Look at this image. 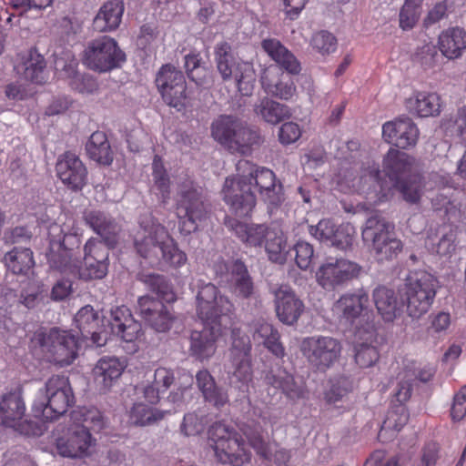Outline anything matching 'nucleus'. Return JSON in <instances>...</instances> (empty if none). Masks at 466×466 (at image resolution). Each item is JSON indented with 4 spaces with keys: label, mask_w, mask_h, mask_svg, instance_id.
<instances>
[{
    "label": "nucleus",
    "mask_w": 466,
    "mask_h": 466,
    "mask_svg": "<svg viewBox=\"0 0 466 466\" xmlns=\"http://www.w3.org/2000/svg\"><path fill=\"white\" fill-rule=\"evenodd\" d=\"M415 160L408 154L391 148L383 159V170L389 177H382L379 169L369 174L373 183V189L367 193L370 204L386 200L392 188H395L406 202L418 205L426 191L434 190L438 186L450 184V176L431 173L427 177L415 170ZM445 189V187H443Z\"/></svg>",
    "instance_id": "f257e3e1"
},
{
    "label": "nucleus",
    "mask_w": 466,
    "mask_h": 466,
    "mask_svg": "<svg viewBox=\"0 0 466 466\" xmlns=\"http://www.w3.org/2000/svg\"><path fill=\"white\" fill-rule=\"evenodd\" d=\"M137 253L151 266L161 263L180 267L187 262V255L179 250L167 230L150 214L140 217L139 228L134 236Z\"/></svg>",
    "instance_id": "f03ea898"
},
{
    "label": "nucleus",
    "mask_w": 466,
    "mask_h": 466,
    "mask_svg": "<svg viewBox=\"0 0 466 466\" xmlns=\"http://www.w3.org/2000/svg\"><path fill=\"white\" fill-rule=\"evenodd\" d=\"M211 137L231 154L249 156L264 143L260 130L235 115H220L210 127Z\"/></svg>",
    "instance_id": "7ed1b4c3"
},
{
    "label": "nucleus",
    "mask_w": 466,
    "mask_h": 466,
    "mask_svg": "<svg viewBox=\"0 0 466 466\" xmlns=\"http://www.w3.org/2000/svg\"><path fill=\"white\" fill-rule=\"evenodd\" d=\"M394 226L380 214L370 216L362 228V240L378 262L390 261L402 250Z\"/></svg>",
    "instance_id": "20e7f679"
},
{
    "label": "nucleus",
    "mask_w": 466,
    "mask_h": 466,
    "mask_svg": "<svg viewBox=\"0 0 466 466\" xmlns=\"http://www.w3.org/2000/svg\"><path fill=\"white\" fill-rule=\"evenodd\" d=\"M234 309V304L229 298L222 294L214 284L203 281L198 284L196 311L204 326L222 330L227 328V319Z\"/></svg>",
    "instance_id": "39448f33"
},
{
    "label": "nucleus",
    "mask_w": 466,
    "mask_h": 466,
    "mask_svg": "<svg viewBox=\"0 0 466 466\" xmlns=\"http://www.w3.org/2000/svg\"><path fill=\"white\" fill-rule=\"evenodd\" d=\"M176 210L179 218V231L184 235L197 231L209 212L201 188L192 181H185L178 186Z\"/></svg>",
    "instance_id": "423d86ee"
},
{
    "label": "nucleus",
    "mask_w": 466,
    "mask_h": 466,
    "mask_svg": "<svg viewBox=\"0 0 466 466\" xmlns=\"http://www.w3.org/2000/svg\"><path fill=\"white\" fill-rule=\"evenodd\" d=\"M237 177L227 178L223 187V198L238 217L248 216L256 205L253 183L248 180L253 163L241 159L236 165Z\"/></svg>",
    "instance_id": "0eeeda50"
},
{
    "label": "nucleus",
    "mask_w": 466,
    "mask_h": 466,
    "mask_svg": "<svg viewBox=\"0 0 466 466\" xmlns=\"http://www.w3.org/2000/svg\"><path fill=\"white\" fill-rule=\"evenodd\" d=\"M208 444L213 448L217 459L221 463L242 466L250 460V453L238 432L223 422H215L208 431Z\"/></svg>",
    "instance_id": "6e6552de"
},
{
    "label": "nucleus",
    "mask_w": 466,
    "mask_h": 466,
    "mask_svg": "<svg viewBox=\"0 0 466 466\" xmlns=\"http://www.w3.org/2000/svg\"><path fill=\"white\" fill-rule=\"evenodd\" d=\"M438 287L437 279L428 272L417 271L410 274L402 294L408 315L420 319L426 314L433 303Z\"/></svg>",
    "instance_id": "1a4fd4ad"
},
{
    "label": "nucleus",
    "mask_w": 466,
    "mask_h": 466,
    "mask_svg": "<svg viewBox=\"0 0 466 466\" xmlns=\"http://www.w3.org/2000/svg\"><path fill=\"white\" fill-rule=\"evenodd\" d=\"M46 360L60 367L68 366L77 357V340L69 331L51 328L35 334Z\"/></svg>",
    "instance_id": "9d476101"
},
{
    "label": "nucleus",
    "mask_w": 466,
    "mask_h": 466,
    "mask_svg": "<svg viewBox=\"0 0 466 466\" xmlns=\"http://www.w3.org/2000/svg\"><path fill=\"white\" fill-rule=\"evenodd\" d=\"M46 403L42 402L33 408L35 417L52 420L65 414L73 405L75 397L67 377L55 375L46 382Z\"/></svg>",
    "instance_id": "9b49d317"
},
{
    "label": "nucleus",
    "mask_w": 466,
    "mask_h": 466,
    "mask_svg": "<svg viewBox=\"0 0 466 466\" xmlns=\"http://www.w3.org/2000/svg\"><path fill=\"white\" fill-rule=\"evenodd\" d=\"M126 61V54L117 42L103 35L87 43L84 50L83 63L91 70L99 73L119 67Z\"/></svg>",
    "instance_id": "f8f14e48"
},
{
    "label": "nucleus",
    "mask_w": 466,
    "mask_h": 466,
    "mask_svg": "<svg viewBox=\"0 0 466 466\" xmlns=\"http://www.w3.org/2000/svg\"><path fill=\"white\" fill-rule=\"evenodd\" d=\"M80 244L76 234H65L59 240L51 239L47 254L49 267L63 275L78 279Z\"/></svg>",
    "instance_id": "ddd939ff"
},
{
    "label": "nucleus",
    "mask_w": 466,
    "mask_h": 466,
    "mask_svg": "<svg viewBox=\"0 0 466 466\" xmlns=\"http://www.w3.org/2000/svg\"><path fill=\"white\" fill-rule=\"evenodd\" d=\"M299 349L311 366L319 370H326L339 360L342 346L335 338L312 336L305 338Z\"/></svg>",
    "instance_id": "4468645a"
},
{
    "label": "nucleus",
    "mask_w": 466,
    "mask_h": 466,
    "mask_svg": "<svg viewBox=\"0 0 466 466\" xmlns=\"http://www.w3.org/2000/svg\"><path fill=\"white\" fill-rule=\"evenodd\" d=\"M157 86L167 105L177 112L187 107V82L184 74L176 66L167 64L161 66L156 77Z\"/></svg>",
    "instance_id": "2eb2a0df"
},
{
    "label": "nucleus",
    "mask_w": 466,
    "mask_h": 466,
    "mask_svg": "<svg viewBox=\"0 0 466 466\" xmlns=\"http://www.w3.org/2000/svg\"><path fill=\"white\" fill-rule=\"evenodd\" d=\"M360 271L361 267L359 264L340 258L328 261L320 266L317 272V279L324 289H329L358 278Z\"/></svg>",
    "instance_id": "dca6fc26"
},
{
    "label": "nucleus",
    "mask_w": 466,
    "mask_h": 466,
    "mask_svg": "<svg viewBox=\"0 0 466 466\" xmlns=\"http://www.w3.org/2000/svg\"><path fill=\"white\" fill-rule=\"evenodd\" d=\"M248 180L253 183L254 190H258L268 208L272 211L284 201L282 185L276 184V177L268 168H258L253 164V171L248 175Z\"/></svg>",
    "instance_id": "f3484780"
},
{
    "label": "nucleus",
    "mask_w": 466,
    "mask_h": 466,
    "mask_svg": "<svg viewBox=\"0 0 466 466\" xmlns=\"http://www.w3.org/2000/svg\"><path fill=\"white\" fill-rule=\"evenodd\" d=\"M137 311L157 332H166L172 326L174 318L168 308L159 299L147 295L140 297Z\"/></svg>",
    "instance_id": "a211bd4d"
},
{
    "label": "nucleus",
    "mask_w": 466,
    "mask_h": 466,
    "mask_svg": "<svg viewBox=\"0 0 466 466\" xmlns=\"http://www.w3.org/2000/svg\"><path fill=\"white\" fill-rule=\"evenodd\" d=\"M277 318L288 326L295 325L305 309L303 301L289 286H279L273 291Z\"/></svg>",
    "instance_id": "6ab92c4d"
},
{
    "label": "nucleus",
    "mask_w": 466,
    "mask_h": 466,
    "mask_svg": "<svg viewBox=\"0 0 466 466\" xmlns=\"http://www.w3.org/2000/svg\"><path fill=\"white\" fill-rule=\"evenodd\" d=\"M290 75L278 66H268L263 70L260 77L264 91L273 97L289 100L297 90Z\"/></svg>",
    "instance_id": "aec40b11"
},
{
    "label": "nucleus",
    "mask_w": 466,
    "mask_h": 466,
    "mask_svg": "<svg viewBox=\"0 0 466 466\" xmlns=\"http://www.w3.org/2000/svg\"><path fill=\"white\" fill-rule=\"evenodd\" d=\"M384 140L399 148L414 147L419 138V129L410 117H400L382 127Z\"/></svg>",
    "instance_id": "412c9836"
},
{
    "label": "nucleus",
    "mask_w": 466,
    "mask_h": 466,
    "mask_svg": "<svg viewBox=\"0 0 466 466\" xmlns=\"http://www.w3.org/2000/svg\"><path fill=\"white\" fill-rule=\"evenodd\" d=\"M56 169L61 181L74 191L81 190L86 183V167L72 152H66L59 157Z\"/></svg>",
    "instance_id": "4be33fe9"
},
{
    "label": "nucleus",
    "mask_w": 466,
    "mask_h": 466,
    "mask_svg": "<svg viewBox=\"0 0 466 466\" xmlns=\"http://www.w3.org/2000/svg\"><path fill=\"white\" fill-rule=\"evenodd\" d=\"M369 295L364 289L341 296L333 306V312L341 323L351 324L369 307Z\"/></svg>",
    "instance_id": "5701e85b"
},
{
    "label": "nucleus",
    "mask_w": 466,
    "mask_h": 466,
    "mask_svg": "<svg viewBox=\"0 0 466 466\" xmlns=\"http://www.w3.org/2000/svg\"><path fill=\"white\" fill-rule=\"evenodd\" d=\"M376 336L373 325H368L366 328L359 327L355 331L353 340L355 361L360 368H369L379 359V353L373 346Z\"/></svg>",
    "instance_id": "b1692460"
},
{
    "label": "nucleus",
    "mask_w": 466,
    "mask_h": 466,
    "mask_svg": "<svg viewBox=\"0 0 466 466\" xmlns=\"http://www.w3.org/2000/svg\"><path fill=\"white\" fill-rule=\"evenodd\" d=\"M108 322L112 333L126 342H133L142 335L141 324L133 318L130 309L125 306L112 309Z\"/></svg>",
    "instance_id": "393cba45"
},
{
    "label": "nucleus",
    "mask_w": 466,
    "mask_h": 466,
    "mask_svg": "<svg viewBox=\"0 0 466 466\" xmlns=\"http://www.w3.org/2000/svg\"><path fill=\"white\" fill-rule=\"evenodd\" d=\"M261 47L270 59L276 63L274 66L293 75L300 73L301 65L299 61L279 39L266 38L261 42Z\"/></svg>",
    "instance_id": "a878e982"
},
{
    "label": "nucleus",
    "mask_w": 466,
    "mask_h": 466,
    "mask_svg": "<svg viewBox=\"0 0 466 466\" xmlns=\"http://www.w3.org/2000/svg\"><path fill=\"white\" fill-rule=\"evenodd\" d=\"M91 444V433L78 425L71 429L67 438H59L56 441L59 454L70 458L85 455Z\"/></svg>",
    "instance_id": "bb28decb"
},
{
    "label": "nucleus",
    "mask_w": 466,
    "mask_h": 466,
    "mask_svg": "<svg viewBox=\"0 0 466 466\" xmlns=\"http://www.w3.org/2000/svg\"><path fill=\"white\" fill-rule=\"evenodd\" d=\"M214 61L216 68L224 82L230 81L241 72L244 65L248 63L238 62L231 46L223 41L214 46Z\"/></svg>",
    "instance_id": "cd10ccee"
},
{
    "label": "nucleus",
    "mask_w": 466,
    "mask_h": 466,
    "mask_svg": "<svg viewBox=\"0 0 466 466\" xmlns=\"http://www.w3.org/2000/svg\"><path fill=\"white\" fill-rule=\"evenodd\" d=\"M125 363L116 357H103L93 369L94 380L101 391H107L125 370Z\"/></svg>",
    "instance_id": "c85d7f7f"
},
{
    "label": "nucleus",
    "mask_w": 466,
    "mask_h": 466,
    "mask_svg": "<svg viewBox=\"0 0 466 466\" xmlns=\"http://www.w3.org/2000/svg\"><path fill=\"white\" fill-rule=\"evenodd\" d=\"M229 289L238 299H255L256 289L247 266L240 260L230 264Z\"/></svg>",
    "instance_id": "c756f323"
},
{
    "label": "nucleus",
    "mask_w": 466,
    "mask_h": 466,
    "mask_svg": "<svg viewBox=\"0 0 466 466\" xmlns=\"http://www.w3.org/2000/svg\"><path fill=\"white\" fill-rule=\"evenodd\" d=\"M25 404L20 390L4 394L0 399V422L6 427H15L23 420Z\"/></svg>",
    "instance_id": "7c9ffc66"
},
{
    "label": "nucleus",
    "mask_w": 466,
    "mask_h": 466,
    "mask_svg": "<svg viewBox=\"0 0 466 466\" xmlns=\"http://www.w3.org/2000/svg\"><path fill=\"white\" fill-rule=\"evenodd\" d=\"M196 383L205 401L217 409H220L228 403V394L225 388L218 386L207 370H199L196 375Z\"/></svg>",
    "instance_id": "2f4dec72"
},
{
    "label": "nucleus",
    "mask_w": 466,
    "mask_h": 466,
    "mask_svg": "<svg viewBox=\"0 0 466 466\" xmlns=\"http://www.w3.org/2000/svg\"><path fill=\"white\" fill-rule=\"evenodd\" d=\"M124 9L123 0H107L94 18V29L101 33L116 29L121 23Z\"/></svg>",
    "instance_id": "473e14b6"
},
{
    "label": "nucleus",
    "mask_w": 466,
    "mask_h": 466,
    "mask_svg": "<svg viewBox=\"0 0 466 466\" xmlns=\"http://www.w3.org/2000/svg\"><path fill=\"white\" fill-rule=\"evenodd\" d=\"M225 224L235 232L241 241L250 247L261 246L268 236V232L271 230L264 224L248 225L235 218H228Z\"/></svg>",
    "instance_id": "72a5a7b5"
},
{
    "label": "nucleus",
    "mask_w": 466,
    "mask_h": 466,
    "mask_svg": "<svg viewBox=\"0 0 466 466\" xmlns=\"http://www.w3.org/2000/svg\"><path fill=\"white\" fill-rule=\"evenodd\" d=\"M85 221L96 232L109 246H116L119 227L111 218L99 210H91L85 213Z\"/></svg>",
    "instance_id": "f704fd0d"
},
{
    "label": "nucleus",
    "mask_w": 466,
    "mask_h": 466,
    "mask_svg": "<svg viewBox=\"0 0 466 466\" xmlns=\"http://www.w3.org/2000/svg\"><path fill=\"white\" fill-rule=\"evenodd\" d=\"M222 330L205 326L202 330H194L190 336V350L198 359H208L216 351V339Z\"/></svg>",
    "instance_id": "c9c22d12"
},
{
    "label": "nucleus",
    "mask_w": 466,
    "mask_h": 466,
    "mask_svg": "<svg viewBox=\"0 0 466 466\" xmlns=\"http://www.w3.org/2000/svg\"><path fill=\"white\" fill-rule=\"evenodd\" d=\"M253 339L263 344L278 358L285 355V350L279 341V331L268 322L258 319L253 323Z\"/></svg>",
    "instance_id": "e433bc0d"
},
{
    "label": "nucleus",
    "mask_w": 466,
    "mask_h": 466,
    "mask_svg": "<svg viewBox=\"0 0 466 466\" xmlns=\"http://www.w3.org/2000/svg\"><path fill=\"white\" fill-rule=\"evenodd\" d=\"M233 371L231 372L230 384L238 390L240 400L248 398L250 386L253 383V370L250 359L230 360Z\"/></svg>",
    "instance_id": "4c0bfd02"
},
{
    "label": "nucleus",
    "mask_w": 466,
    "mask_h": 466,
    "mask_svg": "<svg viewBox=\"0 0 466 466\" xmlns=\"http://www.w3.org/2000/svg\"><path fill=\"white\" fill-rule=\"evenodd\" d=\"M255 114L265 122L276 125L285 119L291 117L290 108L284 104L277 102L265 96L254 105Z\"/></svg>",
    "instance_id": "58836bf2"
},
{
    "label": "nucleus",
    "mask_w": 466,
    "mask_h": 466,
    "mask_svg": "<svg viewBox=\"0 0 466 466\" xmlns=\"http://www.w3.org/2000/svg\"><path fill=\"white\" fill-rule=\"evenodd\" d=\"M88 157L98 164L109 166L114 155L106 135L102 131L94 132L86 144Z\"/></svg>",
    "instance_id": "ea45409f"
},
{
    "label": "nucleus",
    "mask_w": 466,
    "mask_h": 466,
    "mask_svg": "<svg viewBox=\"0 0 466 466\" xmlns=\"http://www.w3.org/2000/svg\"><path fill=\"white\" fill-rule=\"evenodd\" d=\"M440 50L449 59L458 58L466 49V32L460 27H452L439 36Z\"/></svg>",
    "instance_id": "a19ab883"
},
{
    "label": "nucleus",
    "mask_w": 466,
    "mask_h": 466,
    "mask_svg": "<svg viewBox=\"0 0 466 466\" xmlns=\"http://www.w3.org/2000/svg\"><path fill=\"white\" fill-rule=\"evenodd\" d=\"M265 379L268 384L276 389H280L289 399H299L302 396L301 386L295 381L293 375L285 369L271 370L267 373Z\"/></svg>",
    "instance_id": "79ce46f5"
},
{
    "label": "nucleus",
    "mask_w": 466,
    "mask_h": 466,
    "mask_svg": "<svg viewBox=\"0 0 466 466\" xmlns=\"http://www.w3.org/2000/svg\"><path fill=\"white\" fill-rule=\"evenodd\" d=\"M373 300L378 313L385 321H392L399 309L398 298L395 291L384 286H380L373 290Z\"/></svg>",
    "instance_id": "37998d69"
},
{
    "label": "nucleus",
    "mask_w": 466,
    "mask_h": 466,
    "mask_svg": "<svg viewBox=\"0 0 466 466\" xmlns=\"http://www.w3.org/2000/svg\"><path fill=\"white\" fill-rule=\"evenodd\" d=\"M407 107L420 117L433 116L440 114V96L435 93H418L407 100Z\"/></svg>",
    "instance_id": "c03bdc74"
},
{
    "label": "nucleus",
    "mask_w": 466,
    "mask_h": 466,
    "mask_svg": "<svg viewBox=\"0 0 466 466\" xmlns=\"http://www.w3.org/2000/svg\"><path fill=\"white\" fill-rule=\"evenodd\" d=\"M4 261L7 268L16 275H26L35 264L30 248H14L5 255Z\"/></svg>",
    "instance_id": "a18cd8bd"
},
{
    "label": "nucleus",
    "mask_w": 466,
    "mask_h": 466,
    "mask_svg": "<svg viewBox=\"0 0 466 466\" xmlns=\"http://www.w3.org/2000/svg\"><path fill=\"white\" fill-rule=\"evenodd\" d=\"M168 410L153 409L144 403H135L128 414V422L135 426L152 425L169 413Z\"/></svg>",
    "instance_id": "49530a36"
},
{
    "label": "nucleus",
    "mask_w": 466,
    "mask_h": 466,
    "mask_svg": "<svg viewBox=\"0 0 466 466\" xmlns=\"http://www.w3.org/2000/svg\"><path fill=\"white\" fill-rule=\"evenodd\" d=\"M239 429L257 453L263 459H268L271 449L261 435L262 428L259 423L248 420L240 425Z\"/></svg>",
    "instance_id": "de8ad7c7"
},
{
    "label": "nucleus",
    "mask_w": 466,
    "mask_h": 466,
    "mask_svg": "<svg viewBox=\"0 0 466 466\" xmlns=\"http://www.w3.org/2000/svg\"><path fill=\"white\" fill-rule=\"evenodd\" d=\"M72 418L76 424H79L80 428L85 429L88 432L91 431L99 432L106 425V420L102 412L95 407H84L75 410Z\"/></svg>",
    "instance_id": "09e8293b"
},
{
    "label": "nucleus",
    "mask_w": 466,
    "mask_h": 466,
    "mask_svg": "<svg viewBox=\"0 0 466 466\" xmlns=\"http://www.w3.org/2000/svg\"><path fill=\"white\" fill-rule=\"evenodd\" d=\"M265 249L271 261L284 263L289 254L286 238L281 230L271 228L265 239Z\"/></svg>",
    "instance_id": "8fccbe9b"
},
{
    "label": "nucleus",
    "mask_w": 466,
    "mask_h": 466,
    "mask_svg": "<svg viewBox=\"0 0 466 466\" xmlns=\"http://www.w3.org/2000/svg\"><path fill=\"white\" fill-rule=\"evenodd\" d=\"M137 279L167 302L175 300L172 288L164 276L155 273H139Z\"/></svg>",
    "instance_id": "3c124183"
},
{
    "label": "nucleus",
    "mask_w": 466,
    "mask_h": 466,
    "mask_svg": "<svg viewBox=\"0 0 466 466\" xmlns=\"http://www.w3.org/2000/svg\"><path fill=\"white\" fill-rule=\"evenodd\" d=\"M152 177L154 185L152 190L160 195L162 202H166L169 198L170 181L169 177L164 168L161 159L156 156L152 164Z\"/></svg>",
    "instance_id": "603ef678"
},
{
    "label": "nucleus",
    "mask_w": 466,
    "mask_h": 466,
    "mask_svg": "<svg viewBox=\"0 0 466 466\" xmlns=\"http://www.w3.org/2000/svg\"><path fill=\"white\" fill-rule=\"evenodd\" d=\"M408 413L402 406H399L396 410L390 411L382 423L379 432V439H384L388 431H390V437H393L408 422Z\"/></svg>",
    "instance_id": "864d4df0"
},
{
    "label": "nucleus",
    "mask_w": 466,
    "mask_h": 466,
    "mask_svg": "<svg viewBox=\"0 0 466 466\" xmlns=\"http://www.w3.org/2000/svg\"><path fill=\"white\" fill-rule=\"evenodd\" d=\"M232 343L229 350L230 360L250 359L251 342L249 337L239 329H234L231 332Z\"/></svg>",
    "instance_id": "5fc2aeb1"
},
{
    "label": "nucleus",
    "mask_w": 466,
    "mask_h": 466,
    "mask_svg": "<svg viewBox=\"0 0 466 466\" xmlns=\"http://www.w3.org/2000/svg\"><path fill=\"white\" fill-rule=\"evenodd\" d=\"M84 268H79V279L86 281L93 279H102L108 272L109 260H99L88 257V259H83Z\"/></svg>",
    "instance_id": "6e6d98bb"
},
{
    "label": "nucleus",
    "mask_w": 466,
    "mask_h": 466,
    "mask_svg": "<svg viewBox=\"0 0 466 466\" xmlns=\"http://www.w3.org/2000/svg\"><path fill=\"white\" fill-rule=\"evenodd\" d=\"M45 67L44 57L39 54L31 52L29 57L23 64V74L27 80L41 84L44 82Z\"/></svg>",
    "instance_id": "4d7b16f0"
},
{
    "label": "nucleus",
    "mask_w": 466,
    "mask_h": 466,
    "mask_svg": "<svg viewBox=\"0 0 466 466\" xmlns=\"http://www.w3.org/2000/svg\"><path fill=\"white\" fill-rule=\"evenodd\" d=\"M75 321L84 336L88 332H93V329H97L99 314L94 310L92 306L86 305L81 308L76 314Z\"/></svg>",
    "instance_id": "13d9d810"
},
{
    "label": "nucleus",
    "mask_w": 466,
    "mask_h": 466,
    "mask_svg": "<svg viewBox=\"0 0 466 466\" xmlns=\"http://www.w3.org/2000/svg\"><path fill=\"white\" fill-rule=\"evenodd\" d=\"M421 0H406L400 12V26L403 30L411 29L420 15Z\"/></svg>",
    "instance_id": "bf43d9fd"
},
{
    "label": "nucleus",
    "mask_w": 466,
    "mask_h": 466,
    "mask_svg": "<svg viewBox=\"0 0 466 466\" xmlns=\"http://www.w3.org/2000/svg\"><path fill=\"white\" fill-rule=\"evenodd\" d=\"M353 389L352 380L345 376L338 377L331 380V386L325 393V399L329 403H336L342 400Z\"/></svg>",
    "instance_id": "052dcab7"
},
{
    "label": "nucleus",
    "mask_w": 466,
    "mask_h": 466,
    "mask_svg": "<svg viewBox=\"0 0 466 466\" xmlns=\"http://www.w3.org/2000/svg\"><path fill=\"white\" fill-rule=\"evenodd\" d=\"M329 243L330 246L339 250L347 251L351 248L355 230L352 225L345 223L338 226L336 232Z\"/></svg>",
    "instance_id": "680f3d73"
},
{
    "label": "nucleus",
    "mask_w": 466,
    "mask_h": 466,
    "mask_svg": "<svg viewBox=\"0 0 466 466\" xmlns=\"http://www.w3.org/2000/svg\"><path fill=\"white\" fill-rule=\"evenodd\" d=\"M115 246H109L104 239L90 238L84 246L83 259H88V257L100 259L109 260V250Z\"/></svg>",
    "instance_id": "e2e57ef3"
},
{
    "label": "nucleus",
    "mask_w": 466,
    "mask_h": 466,
    "mask_svg": "<svg viewBox=\"0 0 466 466\" xmlns=\"http://www.w3.org/2000/svg\"><path fill=\"white\" fill-rule=\"evenodd\" d=\"M233 79L235 80L238 89L242 96L251 95L255 83V76L251 65H244L241 72L236 75Z\"/></svg>",
    "instance_id": "0e129e2a"
},
{
    "label": "nucleus",
    "mask_w": 466,
    "mask_h": 466,
    "mask_svg": "<svg viewBox=\"0 0 466 466\" xmlns=\"http://www.w3.org/2000/svg\"><path fill=\"white\" fill-rule=\"evenodd\" d=\"M75 278L64 276L52 288L50 297L53 300L61 301L68 298L76 288L74 287Z\"/></svg>",
    "instance_id": "69168bd1"
},
{
    "label": "nucleus",
    "mask_w": 466,
    "mask_h": 466,
    "mask_svg": "<svg viewBox=\"0 0 466 466\" xmlns=\"http://www.w3.org/2000/svg\"><path fill=\"white\" fill-rule=\"evenodd\" d=\"M337 228L330 219H321L316 226L309 227V233L319 241L329 245Z\"/></svg>",
    "instance_id": "338daca9"
},
{
    "label": "nucleus",
    "mask_w": 466,
    "mask_h": 466,
    "mask_svg": "<svg viewBox=\"0 0 466 466\" xmlns=\"http://www.w3.org/2000/svg\"><path fill=\"white\" fill-rule=\"evenodd\" d=\"M311 45L313 48L325 55L336 50L337 40L332 34L327 31H320L313 35Z\"/></svg>",
    "instance_id": "774afa93"
}]
</instances>
